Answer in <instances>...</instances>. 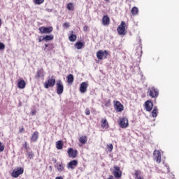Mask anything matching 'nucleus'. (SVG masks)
I'll return each mask as SVG.
<instances>
[{"label":"nucleus","mask_w":179,"mask_h":179,"mask_svg":"<svg viewBox=\"0 0 179 179\" xmlns=\"http://www.w3.org/2000/svg\"><path fill=\"white\" fill-rule=\"evenodd\" d=\"M55 77L52 76L51 77H48V80L45 82L43 86L45 89H50V87H54L55 86Z\"/></svg>","instance_id":"f257e3e1"},{"label":"nucleus","mask_w":179,"mask_h":179,"mask_svg":"<svg viewBox=\"0 0 179 179\" xmlns=\"http://www.w3.org/2000/svg\"><path fill=\"white\" fill-rule=\"evenodd\" d=\"M102 24L103 26H108V24H110V17H108V15H103L102 18Z\"/></svg>","instance_id":"a211bd4d"},{"label":"nucleus","mask_w":179,"mask_h":179,"mask_svg":"<svg viewBox=\"0 0 179 179\" xmlns=\"http://www.w3.org/2000/svg\"><path fill=\"white\" fill-rule=\"evenodd\" d=\"M44 78V69H38L35 75V79H40Z\"/></svg>","instance_id":"2eb2a0df"},{"label":"nucleus","mask_w":179,"mask_h":179,"mask_svg":"<svg viewBox=\"0 0 179 179\" xmlns=\"http://www.w3.org/2000/svg\"><path fill=\"white\" fill-rule=\"evenodd\" d=\"M64 27H69V22H65L64 24H63Z\"/></svg>","instance_id":"79ce46f5"},{"label":"nucleus","mask_w":179,"mask_h":179,"mask_svg":"<svg viewBox=\"0 0 179 179\" xmlns=\"http://www.w3.org/2000/svg\"><path fill=\"white\" fill-rule=\"evenodd\" d=\"M119 124L120 128H127L128 127V119L125 117H123L120 119Z\"/></svg>","instance_id":"f8f14e48"},{"label":"nucleus","mask_w":179,"mask_h":179,"mask_svg":"<svg viewBox=\"0 0 179 179\" xmlns=\"http://www.w3.org/2000/svg\"><path fill=\"white\" fill-rule=\"evenodd\" d=\"M24 173V169L22 167H17L16 169H14L11 173V177L13 178H17L20 175Z\"/></svg>","instance_id":"39448f33"},{"label":"nucleus","mask_w":179,"mask_h":179,"mask_svg":"<svg viewBox=\"0 0 179 179\" xmlns=\"http://www.w3.org/2000/svg\"><path fill=\"white\" fill-rule=\"evenodd\" d=\"M57 169L59 173H62V171H64L65 170V164L62 162L58 164Z\"/></svg>","instance_id":"5701e85b"},{"label":"nucleus","mask_w":179,"mask_h":179,"mask_svg":"<svg viewBox=\"0 0 179 179\" xmlns=\"http://www.w3.org/2000/svg\"><path fill=\"white\" fill-rule=\"evenodd\" d=\"M66 9L70 11L75 10V6H73V3H68L66 5Z\"/></svg>","instance_id":"a878e982"},{"label":"nucleus","mask_w":179,"mask_h":179,"mask_svg":"<svg viewBox=\"0 0 179 179\" xmlns=\"http://www.w3.org/2000/svg\"><path fill=\"white\" fill-rule=\"evenodd\" d=\"M19 132H20V134H22V132H24V128L22 127L21 129H20Z\"/></svg>","instance_id":"37998d69"},{"label":"nucleus","mask_w":179,"mask_h":179,"mask_svg":"<svg viewBox=\"0 0 179 179\" xmlns=\"http://www.w3.org/2000/svg\"><path fill=\"white\" fill-rule=\"evenodd\" d=\"M53 48L52 44L48 45V44H45V48L44 51H51Z\"/></svg>","instance_id":"c85d7f7f"},{"label":"nucleus","mask_w":179,"mask_h":179,"mask_svg":"<svg viewBox=\"0 0 179 179\" xmlns=\"http://www.w3.org/2000/svg\"><path fill=\"white\" fill-rule=\"evenodd\" d=\"M56 89L57 94H62L64 93V83L61 80H59L56 83Z\"/></svg>","instance_id":"6e6552de"},{"label":"nucleus","mask_w":179,"mask_h":179,"mask_svg":"<svg viewBox=\"0 0 179 179\" xmlns=\"http://www.w3.org/2000/svg\"><path fill=\"white\" fill-rule=\"evenodd\" d=\"M33 2L35 5H41L44 3V0H33Z\"/></svg>","instance_id":"473e14b6"},{"label":"nucleus","mask_w":179,"mask_h":179,"mask_svg":"<svg viewBox=\"0 0 179 179\" xmlns=\"http://www.w3.org/2000/svg\"><path fill=\"white\" fill-rule=\"evenodd\" d=\"M2 26V20L0 18V27Z\"/></svg>","instance_id":"de8ad7c7"},{"label":"nucleus","mask_w":179,"mask_h":179,"mask_svg":"<svg viewBox=\"0 0 179 179\" xmlns=\"http://www.w3.org/2000/svg\"><path fill=\"white\" fill-rule=\"evenodd\" d=\"M74 47L77 50H82V48H83V47H85V42L78 41L75 43Z\"/></svg>","instance_id":"412c9836"},{"label":"nucleus","mask_w":179,"mask_h":179,"mask_svg":"<svg viewBox=\"0 0 179 179\" xmlns=\"http://www.w3.org/2000/svg\"><path fill=\"white\" fill-rule=\"evenodd\" d=\"M147 94L152 99H157V97L159 96V90H157L155 87H152L151 88L148 89Z\"/></svg>","instance_id":"f03ea898"},{"label":"nucleus","mask_w":179,"mask_h":179,"mask_svg":"<svg viewBox=\"0 0 179 179\" xmlns=\"http://www.w3.org/2000/svg\"><path fill=\"white\" fill-rule=\"evenodd\" d=\"M85 115H90V109H89L88 108H87L85 109Z\"/></svg>","instance_id":"e433bc0d"},{"label":"nucleus","mask_w":179,"mask_h":179,"mask_svg":"<svg viewBox=\"0 0 179 179\" xmlns=\"http://www.w3.org/2000/svg\"><path fill=\"white\" fill-rule=\"evenodd\" d=\"M76 38H78V37L76 36V35L75 34H71V36L69 37V41H71V43H73L75 41H76Z\"/></svg>","instance_id":"c756f323"},{"label":"nucleus","mask_w":179,"mask_h":179,"mask_svg":"<svg viewBox=\"0 0 179 179\" xmlns=\"http://www.w3.org/2000/svg\"><path fill=\"white\" fill-rule=\"evenodd\" d=\"M83 30H84V31H87L88 30H89V27H87V26H84V27H83Z\"/></svg>","instance_id":"a19ab883"},{"label":"nucleus","mask_w":179,"mask_h":179,"mask_svg":"<svg viewBox=\"0 0 179 179\" xmlns=\"http://www.w3.org/2000/svg\"><path fill=\"white\" fill-rule=\"evenodd\" d=\"M78 160L73 159L71 160L70 162L67 164V169H71V170H73L76 166H78Z\"/></svg>","instance_id":"4468645a"},{"label":"nucleus","mask_w":179,"mask_h":179,"mask_svg":"<svg viewBox=\"0 0 179 179\" xmlns=\"http://www.w3.org/2000/svg\"><path fill=\"white\" fill-rule=\"evenodd\" d=\"M67 153L69 157H71V159H76V157H78V150H74L72 148H69L68 149Z\"/></svg>","instance_id":"9b49d317"},{"label":"nucleus","mask_w":179,"mask_h":179,"mask_svg":"<svg viewBox=\"0 0 179 179\" xmlns=\"http://www.w3.org/2000/svg\"><path fill=\"white\" fill-rule=\"evenodd\" d=\"M134 176H136V179H144L143 177L141 176V171L135 170Z\"/></svg>","instance_id":"cd10ccee"},{"label":"nucleus","mask_w":179,"mask_h":179,"mask_svg":"<svg viewBox=\"0 0 179 179\" xmlns=\"http://www.w3.org/2000/svg\"><path fill=\"white\" fill-rule=\"evenodd\" d=\"M113 105L115 110H116L117 113H122V111H124V105L119 101H114Z\"/></svg>","instance_id":"0eeeda50"},{"label":"nucleus","mask_w":179,"mask_h":179,"mask_svg":"<svg viewBox=\"0 0 179 179\" xmlns=\"http://www.w3.org/2000/svg\"><path fill=\"white\" fill-rule=\"evenodd\" d=\"M78 141L82 145H86V143H87V136H82L81 137H80Z\"/></svg>","instance_id":"4be33fe9"},{"label":"nucleus","mask_w":179,"mask_h":179,"mask_svg":"<svg viewBox=\"0 0 179 179\" xmlns=\"http://www.w3.org/2000/svg\"><path fill=\"white\" fill-rule=\"evenodd\" d=\"M101 127L103 129H108L109 125L106 118H103L101 120Z\"/></svg>","instance_id":"f3484780"},{"label":"nucleus","mask_w":179,"mask_h":179,"mask_svg":"<svg viewBox=\"0 0 179 179\" xmlns=\"http://www.w3.org/2000/svg\"><path fill=\"white\" fill-rule=\"evenodd\" d=\"M53 28L52 27H39V31L41 34H50V33H52Z\"/></svg>","instance_id":"9d476101"},{"label":"nucleus","mask_w":179,"mask_h":179,"mask_svg":"<svg viewBox=\"0 0 179 179\" xmlns=\"http://www.w3.org/2000/svg\"><path fill=\"white\" fill-rule=\"evenodd\" d=\"M24 149H26V150H27V149H29V144L27 143V141H25L24 143Z\"/></svg>","instance_id":"58836bf2"},{"label":"nucleus","mask_w":179,"mask_h":179,"mask_svg":"<svg viewBox=\"0 0 179 179\" xmlns=\"http://www.w3.org/2000/svg\"><path fill=\"white\" fill-rule=\"evenodd\" d=\"M3 150H5V145H3L0 141V152H3Z\"/></svg>","instance_id":"c9c22d12"},{"label":"nucleus","mask_w":179,"mask_h":179,"mask_svg":"<svg viewBox=\"0 0 179 179\" xmlns=\"http://www.w3.org/2000/svg\"><path fill=\"white\" fill-rule=\"evenodd\" d=\"M152 117H153V118H156V117H157V108L156 106L154 107L152 111Z\"/></svg>","instance_id":"2f4dec72"},{"label":"nucleus","mask_w":179,"mask_h":179,"mask_svg":"<svg viewBox=\"0 0 179 179\" xmlns=\"http://www.w3.org/2000/svg\"><path fill=\"white\" fill-rule=\"evenodd\" d=\"M38 139V131H34L31 136V142H37Z\"/></svg>","instance_id":"aec40b11"},{"label":"nucleus","mask_w":179,"mask_h":179,"mask_svg":"<svg viewBox=\"0 0 179 179\" xmlns=\"http://www.w3.org/2000/svg\"><path fill=\"white\" fill-rule=\"evenodd\" d=\"M106 148L108 152H113V149H114V146L113 145V144H108L106 145Z\"/></svg>","instance_id":"72a5a7b5"},{"label":"nucleus","mask_w":179,"mask_h":179,"mask_svg":"<svg viewBox=\"0 0 179 179\" xmlns=\"http://www.w3.org/2000/svg\"><path fill=\"white\" fill-rule=\"evenodd\" d=\"M131 15H133V16H136V15H138L139 13V9L137 7H133L131 8Z\"/></svg>","instance_id":"bb28decb"},{"label":"nucleus","mask_w":179,"mask_h":179,"mask_svg":"<svg viewBox=\"0 0 179 179\" xmlns=\"http://www.w3.org/2000/svg\"><path fill=\"white\" fill-rule=\"evenodd\" d=\"M41 41H44V37L42 36L38 37V43H41Z\"/></svg>","instance_id":"ea45409f"},{"label":"nucleus","mask_w":179,"mask_h":179,"mask_svg":"<svg viewBox=\"0 0 179 179\" xmlns=\"http://www.w3.org/2000/svg\"><path fill=\"white\" fill-rule=\"evenodd\" d=\"M153 159L157 163H162V153L160 152V151L155 150L153 152Z\"/></svg>","instance_id":"1a4fd4ad"},{"label":"nucleus","mask_w":179,"mask_h":179,"mask_svg":"<svg viewBox=\"0 0 179 179\" xmlns=\"http://www.w3.org/2000/svg\"><path fill=\"white\" fill-rule=\"evenodd\" d=\"M36 110H32L31 114V115H36Z\"/></svg>","instance_id":"c03bdc74"},{"label":"nucleus","mask_w":179,"mask_h":179,"mask_svg":"<svg viewBox=\"0 0 179 179\" xmlns=\"http://www.w3.org/2000/svg\"><path fill=\"white\" fill-rule=\"evenodd\" d=\"M0 50H5V44L2 42H0Z\"/></svg>","instance_id":"4c0bfd02"},{"label":"nucleus","mask_w":179,"mask_h":179,"mask_svg":"<svg viewBox=\"0 0 179 179\" xmlns=\"http://www.w3.org/2000/svg\"><path fill=\"white\" fill-rule=\"evenodd\" d=\"M34 157V153H33V152H28V157H29V159H33Z\"/></svg>","instance_id":"f704fd0d"},{"label":"nucleus","mask_w":179,"mask_h":179,"mask_svg":"<svg viewBox=\"0 0 179 179\" xmlns=\"http://www.w3.org/2000/svg\"><path fill=\"white\" fill-rule=\"evenodd\" d=\"M126 27H127V24L124 21H122L121 24L117 27V33L120 36H125L127 34V31L125 30Z\"/></svg>","instance_id":"20e7f679"},{"label":"nucleus","mask_w":179,"mask_h":179,"mask_svg":"<svg viewBox=\"0 0 179 179\" xmlns=\"http://www.w3.org/2000/svg\"><path fill=\"white\" fill-rule=\"evenodd\" d=\"M43 40L46 43L48 41H51L54 40V35H52V34L46 35V36H43Z\"/></svg>","instance_id":"393cba45"},{"label":"nucleus","mask_w":179,"mask_h":179,"mask_svg":"<svg viewBox=\"0 0 179 179\" xmlns=\"http://www.w3.org/2000/svg\"><path fill=\"white\" fill-rule=\"evenodd\" d=\"M105 1H108V0H105Z\"/></svg>","instance_id":"8fccbe9b"},{"label":"nucleus","mask_w":179,"mask_h":179,"mask_svg":"<svg viewBox=\"0 0 179 179\" xmlns=\"http://www.w3.org/2000/svg\"><path fill=\"white\" fill-rule=\"evenodd\" d=\"M108 179H114V176H110Z\"/></svg>","instance_id":"49530a36"},{"label":"nucleus","mask_w":179,"mask_h":179,"mask_svg":"<svg viewBox=\"0 0 179 179\" xmlns=\"http://www.w3.org/2000/svg\"><path fill=\"white\" fill-rule=\"evenodd\" d=\"M55 179H64V178L62 176H57Z\"/></svg>","instance_id":"a18cd8bd"},{"label":"nucleus","mask_w":179,"mask_h":179,"mask_svg":"<svg viewBox=\"0 0 179 179\" xmlns=\"http://www.w3.org/2000/svg\"><path fill=\"white\" fill-rule=\"evenodd\" d=\"M56 148L58 149V150H62V149L64 148V143L62 141H58L56 142Z\"/></svg>","instance_id":"b1692460"},{"label":"nucleus","mask_w":179,"mask_h":179,"mask_svg":"<svg viewBox=\"0 0 179 179\" xmlns=\"http://www.w3.org/2000/svg\"><path fill=\"white\" fill-rule=\"evenodd\" d=\"M107 57H108V51L107 50H99L98 52H96V57L100 61H101L103 58H104V59H107Z\"/></svg>","instance_id":"423d86ee"},{"label":"nucleus","mask_w":179,"mask_h":179,"mask_svg":"<svg viewBox=\"0 0 179 179\" xmlns=\"http://www.w3.org/2000/svg\"><path fill=\"white\" fill-rule=\"evenodd\" d=\"M87 86H89V84H87V83H82L80 85V93H86V92H87Z\"/></svg>","instance_id":"dca6fc26"},{"label":"nucleus","mask_w":179,"mask_h":179,"mask_svg":"<svg viewBox=\"0 0 179 179\" xmlns=\"http://www.w3.org/2000/svg\"><path fill=\"white\" fill-rule=\"evenodd\" d=\"M144 107L146 111L150 112L153 109V102L150 100H148L144 103Z\"/></svg>","instance_id":"ddd939ff"},{"label":"nucleus","mask_w":179,"mask_h":179,"mask_svg":"<svg viewBox=\"0 0 179 179\" xmlns=\"http://www.w3.org/2000/svg\"><path fill=\"white\" fill-rule=\"evenodd\" d=\"M110 171H112L115 178H121L122 177V171H121L120 166H115L113 169H110Z\"/></svg>","instance_id":"7ed1b4c3"},{"label":"nucleus","mask_w":179,"mask_h":179,"mask_svg":"<svg viewBox=\"0 0 179 179\" xmlns=\"http://www.w3.org/2000/svg\"><path fill=\"white\" fill-rule=\"evenodd\" d=\"M17 87L19 89H24L26 87V81L21 78L17 83Z\"/></svg>","instance_id":"6ab92c4d"},{"label":"nucleus","mask_w":179,"mask_h":179,"mask_svg":"<svg viewBox=\"0 0 179 179\" xmlns=\"http://www.w3.org/2000/svg\"><path fill=\"white\" fill-rule=\"evenodd\" d=\"M108 104H110V101H108V102H107L105 106H108Z\"/></svg>","instance_id":"09e8293b"},{"label":"nucleus","mask_w":179,"mask_h":179,"mask_svg":"<svg viewBox=\"0 0 179 179\" xmlns=\"http://www.w3.org/2000/svg\"><path fill=\"white\" fill-rule=\"evenodd\" d=\"M73 80H74L73 75L69 74L67 76V82H68V83H72L73 82Z\"/></svg>","instance_id":"7c9ffc66"}]
</instances>
